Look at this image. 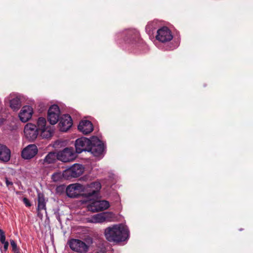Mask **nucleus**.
Returning a JSON list of instances; mask_svg holds the SVG:
<instances>
[{
    "label": "nucleus",
    "instance_id": "4468645a",
    "mask_svg": "<svg viewBox=\"0 0 253 253\" xmlns=\"http://www.w3.org/2000/svg\"><path fill=\"white\" fill-rule=\"evenodd\" d=\"M85 191L84 194L88 197L96 196L99 192L101 185L100 182L95 181L84 186Z\"/></svg>",
    "mask_w": 253,
    "mask_h": 253
},
{
    "label": "nucleus",
    "instance_id": "412c9836",
    "mask_svg": "<svg viewBox=\"0 0 253 253\" xmlns=\"http://www.w3.org/2000/svg\"><path fill=\"white\" fill-rule=\"evenodd\" d=\"M40 131L41 136L42 138H50L53 133V129L50 126H47V127L41 130Z\"/></svg>",
    "mask_w": 253,
    "mask_h": 253
},
{
    "label": "nucleus",
    "instance_id": "0eeeda50",
    "mask_svg": "<svg viewBox=\"0 0 253 253\" xmlns=\"http://www.w3.org/2000/svg\"><path fill=\"white\" fill-rule=\"evenodd\" d=\"M84 171V167L80 164H75L70 168L65 169L66 179L76 178L82 175Z\"/></svg>",
    "mask_w": 253,
    "mask_h": 253
},
{
    "label": "nucleus",
    "instance_id": "f03ea898",
    "mask_svg": "<svg viewBox=\"0 0 253 253\" xmlns=\"http://www.w3.org/2000/svg\"><path fill=\"white\" fill-rule=\"evenodd\" d=\"M104 151V144L97 137H92V143L90 146L89 151L94 157L101 158L103 156Z\"/></svg>",
    "mask_w": 253,
    "mask_h": 253
},
{
    "label": "nucleus",
    "instance_id": "c85d7f7f",
    "mask_svg": "<svg viewBox=\"0 0 253 253\" xmlns=\"http://www.w3.org/2000/svg\"><path fill=\"white\" fill-rule=\"evenodd\" d=\"M23 201L27 207L31 206V204L27 198H23Z\"/></svg>",
    "mask_w": 253,
    "mask_h": 253
},
{
    "label": "nucleus",
    "instance_id": "4be33fe9",
    "mask_svg": "<svg viewBox=\"0 0 253 253\" xmlns=\"http://www.w3.org/2000/svg\"><path fill=\"white\" fill-rule=\"evenodd\" d=\"M45 201L43 195L42 194H38V214L40 215L41 211L45 210Z\"/></svg>",
    "mask_w": 253,
    "mask_h": 253
},
{
    "label": "nucleus",
    "instance_id": "a878e982",
    "mask_svg": "<svg viewBox=\"0 0 253 253\" xmlns=\"http://www.w3.org/2000/svg\"><path fill=\"white\" fill-rule=\"evenodd\" d=\"M10 244L12 248V250L15 253H19L16 243L13 240H10Z\"/></svg>",
    "mask_w": 253,
    "mask_h": 253
},
{
    "label": "nucleus",
    "instance_id": "f257e3e1",
    "mask_svg": "<svg viewBox=\"0 0 253 253\" xmlns=\"http://www.w3.org/2000/svg\"><path fill=\"white\" fill-rule=\"evenodd\" d=\"M106 239L109 242H121L129 237L127 227L122 224H115L106 228L104 231Z\"/></svg>",
    "mask_w": 253,
    "mask_h": 253
},
{
    "label": "nucleus",
    "instance_id": "6e6552de",
    "mask_svg": "<svg viewBox=\"0 0 253 253\" xmlns=\"http://www.w3.org/2000/svg\"><path fill=\"white\" fill-rule=\"evenodd\" d=\"M91 143L92 137L90 139L84 137L77 139L75 142L76 152L81 153L83 151L88 152Z\"/></svg>",
    "mask_w": 253,
    "mask_h": 253
},
{
    "label": "nucleus",
    "instance_id": "5701e85b",
    "mask_svg": "<svg viewBox=\"0 0 253 253\" xmlns=\"http://www.w3.org/2000/svg\"><path fill=\"white\" fill-rule=\"evenodd\" d=\"M57 159V153L49 152L43 160V164H49L54 163Z\"/></svg>",
    "mask_w": 253,
    "mask_h": 253
},
{
    "label": "nucleus",
    "instance_id": "6ab92c4d",
    "mask_svg": "<svg viewBox=\"0 0 253 253\" xmlns=\"http://www.w3.org/2000/svg\"><path fill=\"white\" fill-rule=\"evenodd\" d=\"M10 107L14 111L18 110L21 105L20 98L15 94H11L9 96Z\"/></svg>",
    "mask_w": 253,
    "mask_h": 253
},
{
    "label": "nucleus",
    "instance_id": "c756f323",
    "mask_svg": "<svg viewBox=\"0 0 253 253\" xmlns=\"http://www.w3.org/2000/svg\"><path fill=\"white\" fill-rule=\"evenodd\" d=\"M6 184L7 186L12 185V182L8 181L7 179H6Z\"/></svg>",
    "mask_w": 253,
    "mask_h": 253
},
{
    "label": "nucleus",
    "instance_id": "9b49d317",
    "mask_svg": "<svg viewBox=\"0 0 253 253\" xmlns=\"http://www.w3.org/2000/svg\"><path fill=\"white\" fill-rule=\"evenodd\" d=\"M38 152V149L35 144H29L22 149L21 156L24 160H30L33 158Z\"/></svg>",
    "mask_w": 253,
    "mask_h": 253
},
{
    "label": "nucleus",
    "instance_id": "1a4fd4ad",
    "mask_svg": "<svg viewBox=\"0 0 253 253\" xmlns=\"http://www.w3.org/2000/svg\"><path fill=\"white\" fill-rule=\"evenodd\" d=\"M109 207L110 204L107 201L96 200L92 201L87 206V209L95 212L107 210Z\"/></svg>",
    "mask_w": 253,
    "mask_h": 253
},
{
    "label": "nucleus",
    "instance_id": "b1692460",
    "mask_svg": "<svg viewBox=\"0 0 253 253\" xmlns=\"http://www.w3.org/2000/svg\"><path fill=\"white\" fill-rule=\"evenodd\" d=\"M37 125V127L38 129V131H40L41 130L47 127L46 126V120L43 117H40L38 118Z\"/></svg>",
    "mask_w": 253,
    "mask_h": 253
},
{
    "label": "nucleus",
    "instance_id": "39448f33",
    "mask_svg": "<svg viewBox=\"0 0 253 253\" xmlns=\"http://www.w3.org/2000/svg\"><path fill=\"white\" fill-rule=\"evenodd\" d=\"M24 134L25 138L29 141H35L39 134L37 126L32 123H27L24 126Z\"/></svg>",
    "mask_w": 253,
    "mask_h": 253
},
{
    "label": "nucleus",
    "instance_id": "2eb2a0df",
    "mask_svg": "<svg viewBox=\"0 0 253 253\" xmlns=\"http://www.w3.org/2000/svg\"><path fill=\"white\" fill-rule=\"evenodd\" d=\"M33 113V107L30 105H25L21 109L18 117L22 122L26 123L32 118Z\"/></svg>",
    "mask_w": 253,
    "mask_h": 253
},
{
    "label": "nucleus",
    "instance_id": "ddd939ff",
    "mask_svg": "<svg viewBox=\"0 0 253 253\" xmlns=\"http://www.w3.org/2000/svg\"><path fill=\"white\" fill-rule=\"evenodd\" d=\"M156 39L162 42H166L171 41L173 36L170 31L167 27H163L157 31Z\"/></svg>",
    "mask_w": 253,
    "mask_h": 253
},
{
    "label": "nucleus",
    "instance_id": "bb28decb",
    "mask_svg": "<svg viewBox=\"0 0 253 253\" xmlns=\"http://www.w3.org/2000/svg\"><path fill=\"white\" fill-rule=\"evenodd\" d=\"M5 240V237L3 231L0 230V242L4 241Z\"/></svg>",
    "mask_w": 253,
    "mask_h": 253
},
{
    "label": "nucleus",
    "instance_id": "393cba45",
    "mask_svg": "<svg viewBox=\"0 0 253 253\" xmlns=\"http://www.w3.org/2000/svg\"><path fill=\"white\" fill-rule=\"evenodd\" d=\"M123 35L126 37H126H129L133 39L134 37L138 36V33L135 30H129L128 31L124 32L123 33Z\"/></svg>",
    "mask_w": 253,
    "mask_h": 253
},
{
    "label": "nucleus",
    "instance_id": "cd10ccee",
    "mask_svg": "<svg viewBox=\"0 0 253 253\" xmlns=\"http://www.w3.org/2000/svg\"><path fill=\"white\" fill-rule=\"evenodd\" d=\"M1 243L3 244V248L4 250V251H6L9 245V243L8 242L5 241V240H4V241H1Z\"/></svg>",
    "mask_w": 253,
    "mask_h": 253
},
{
    "label": "nucleus",
    "instance_id": "f3484780",
    "mask_svg": "<svg viewBox=\"0 0 253 253\" xmlns=\"http://www.w3.org/2000/svg\"><path fill=\"white\" fill-rule=\"evenodd\" d=\"M79 130L84 134L90 133L93 130L92 123L87 120H83L80 122L78 125Z\"/></svg>",
    "mask_w": 253,
    "mask_h": 253
},
{
    "label": "nucleus",
    "instance_id": "aec40b11",
    "mask_svg": "<svg viewBox=\"0 0 253 253\" xmlns=\"http://www.w3.org/2000/svg\"><path fill=\"white\" fill-rule=\"evenodd\" d=\"M52 181L54 182H58L62 181L63 179H66L65 175V170L63 172L57 171L54 172L51 176Z\"/></svg>",
    "mask_w": 253,
    "mask_h": 253
},
{
    "label": "nucleus",
    "instance_id": "a211bd4d",
    "mask_svg": "<svg viewBox=\"0 0 253 253\" xmlns=\"http://www.w3.org/2000/svg\"><path fill=\"white\" fill-rule=\"evenodd\" d=\"M11 157V151L5 145L0 144V161L3 162H8Z\"/></svg>",
    "mask_w": 253,
    "mask_h": 253
},
{
    "label": "nucleus",
    "instance_id": "f8f14e48",
    "mask_svg": "<svg viewBox=\"0 0 253 253\" xmlns=\"http://www.w3.org/2000/svg\"><path fill=\"white\" fill-rule=\"evenodd\" d=\"M60 115V110L57 105H53L49 107L48 111L47 119L50 124H56L59 120Z\"/></svg>",
    "mask_w": 253,
    "mask_h": 253
},
{
    "label": "nucleus",
    "instance_id": "20e7f679",
    "mask_svg": "<svg viewBox=\"0 0 253 253\" xmlns=\"http://www.w3.org/2000/svg\"><path fill=\"white\" fill-rule=\"evenodd\" d=\"M85 191L84 185L76 183L69 185L66 189L67 195L70 198H76L80 196L82 192Z\"/></svg>",
    "mask_w": 253,
    "mask_h": 253
},
{
    "label": "nucleus",
    "instance_id": "423d86ee",
    "mask_svg": "<svg viewBox=\"0 0 253 253\" xmlns=\"http://www.w3.org/2000/svg\"><path fill=\"white\" fill-rule=\"evenodd\" d=\"M113 217L114 214L112 212H105L98 213L88 217L87 219V221L88 222L93 223H102L105 221L109 222L112 221Z\"/></svg>",
    "mask_w": 253,
    "mask_h": 253
},
{
    "label": "nucleus",
    "instance_id": "7ed1b4c3",
    "mask_svg": "<svg viewBox=\"0 0 253 253\" xmlns=\"http://www.w3.org/2000/svg\"><path fill=\"white\" fill-rule=\"evenodd\" d=\"M76 157V153L72 147L65 148L57 152V159L63 162L73 161Z\"/></svg>",
    "mask_w": 253,
    "mask_h": 253
},
{
    "label": "nucleus",
    "instance_id": "9d476101",
    "mask_svg": "<svg viewBox=\"0 0 253 253\" xmlns=\"http://www.w3.org/2000/svg\"><path fill=\"white\" fill-rule=\"evenodd\" d=\"M68 244L72 250L80 253H85L88 249V246L79 239H71L68 242Z\"/></svg>",
    "mask_w": 253,
    "mask_h": 253
},
{
    "label": "nucleus",
    "instance_id": "dca6fc26",
    "mask_svg": "<svg viewBox=\"0 0 253 253\" xmlns=\"http://www.w3.org/2000/svg\"><path fill=\"white\" fill-rule=\"evenodd\" d=\"M72 125L71 117L69 115H64L61 117L58 126L60 131L66 132L71 128Z\"/></svg>",
    "mask_w": 253,
    "mask_h": 253
}]
</instances>
